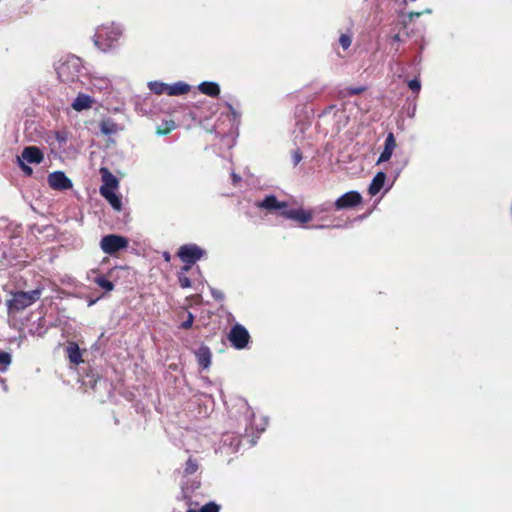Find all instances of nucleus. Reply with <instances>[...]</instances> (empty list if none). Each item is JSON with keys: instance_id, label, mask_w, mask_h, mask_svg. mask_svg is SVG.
Wrapping results in <instances>:
<instances>
[{"instance_id": "nucleus-34", "label": "nucleus", "mask_w": 512, "mask_h": 512, "mask_svg": "<svg viewBox=\"0 0 512 512\" xmlns=\"http://www.w3.org/2000/svg\"><path fill=\"white\" fill-rule=\"evenodd\" d=\"M421 14V12H412L409 14V17L410 19H413L414 17H419Z\"/></svg>"}, {"instance_id": "nucleus-15", "label": "nucleus", "mask_w": 512, "mask_h": 512, "mask_svg": "<svg viewBox=\"0 0 512 512\" xmlns=\"http://www.w3.org/2000/svg\"><path fill=\"white\" fill-rule=\"evenodd\" d=\"M198 364L207 369L211 364V352L208 347L201 346L195 352Z\"/></svg>"}, {"instance_id": "nucleus-10", "label": "nucleus", "mask_w": 512, "mask_h": 512, "mask_svg": "<svg viewBox=\"0 0 512 512\" xmlns=\"http://www.w3.org/2000/svg\"><path fill=\"white\" fill-rule=\"evenodd\" d=\"M281 215L288 218V219H291V220H294V221H297L299 223H307L309 222L313 215L310 211H306L302 208H298V209H287L285 208V210H283L281 212Z\"/></svg>"}, {"instance_id": "nucleus-2", "label": "nucleus", "mask_w": 512, "mask_h": 512, "mask_svg": "<svg viewBox=\"0 0 512 512\" xmlns=\"http://www.w3.org/2000/svg\"><path fill=\"white\" fill-rule=\"evenodd\" d=\"M120 35L121 30L119 27L114 25L102 26L96 32L94 42L101 50L105 51L111 47L112 43L117 40Z\"/></svg>"}, {"instance_id": "nucleus-9", "label": "nucleus", "mask_w": 512, "mask_h": 512, "mask_svg": "<svg viewBox=\"0 0 512 512\" xmlns=\"http://www.w3.org/2000/svg\"><path fill=\"white\" fill-rule=\"evenodd\" d=\"M361 195L358 192L350 191L339 197L335 203L337 209L350 208L361 202Z\"/></svg>"}, {"instance_id": "nucleus-38", "label": "nucleus", "mask_w": 512, "mask_h": 512, "mask_svg": "<svg viewBox=\"0 0 512 512\" xmlns=\"http://www.w3.org/2000/svg\"><path fill=\"white\" fill-rule=\"evenodd\" d=\"M57 138L60 140V141H64L65 139L63 137H61L59 134H57Z\"/></svg>"}, {"instance_id": "nucleus-40", "label": "nucleus", "mask_w": 512, "mask_h": 512, "mask_svg": "<svg viewBox=\"0 0 512 512\" xmlns=\"http://www.w3.org/2000/svg\"><path fill=\"white\" fill-rule=\"evenodd\" d=\"M188 512H196V511H195V510H191V509H190Z\"/></svg>"}, {"instance_id": "nucleus-22", "label": "nucleus", "mask_w": 512, "mask_h": 512, "mask_svg": "<svg viewBox=\"0 0 512 512\" xmlns=\"http://www.w3.org/2000/svg\"><path fill=\"white\" fill-rule=\"evenodd\" d=\"M93 282L96 283L98 286L103 288L106 291H112L114 289V285L111 281L107 280L103 276H96L93 279Z\"/></svg>"}, {"instance_id": "nucleus-35", "label": "nucleus", "mask_w": 512, "mask_h": 512, "mask_svg": "<svg viewBox=\"0 0 512 512\" xmlns=\"http://www.w3.org/2000/svg\"><path fill=\"white\" fill-rule=\"evenodd\" d=\"M232 177L234 183H237L240 180V178L236 174H232Z\"/></svg>"}, {"instance_id": "nucleus-37", "label": "nucleus", "mask_w": 512, "mask_h": 512, "mask_svg": "<svg viewBox=\"0 0 512 512\" xmlns=\"http://www.w3.org/2000/svg\"><path fill=\"white\" fill-rule=\"evenodd\" d=\"M164 257H165V260H166V261H169V259H170V255H169V254H167V253H166V254L164 255Z\"/></svg>"}, {"instance_id": "nucleus-32", "label": "nucleus", "mask_w": 512, "mask_h": 512, "mask_svg": "<svg viewBox=\"0 0 512 512\" xmlns=\"http://www.w3.org/2000/svg\"><path fill=\"white\" fill-rule=\"evenodd\" d=\"M173 128H174V123H173V122H171L170 127H168V128H167L166 130H164V131L158 130V134H166V133H168L169 131H171Z\"/></svg>"}, {"instance_id": "nucleus-36", "label": "nucleus", "mask_w": 512, "mask_h": 512, "mask_svg": "<svg viewBox=\"0 0 512 512\" xmlns=\"http://www.w3.org/2000/svg\"><path fill=\"white\" fill-rule=\"evenodd\" d=\"M0 383L3 385V389H4V391H6L7 387H6V385L4 384V381H3V380H0Z\"/></svg>"}, {"instance_id": "nucleus-17", "label": "nucleus", "mask_w": 512, "mask_h": 512, "mask_svg": "<svg viewBox=\"0 0 512 512\" xmlns=\"http://www.w3.org/2000/svg\"><path fill=\"white\" fill-rule=\"evenodd\" d=\"M385 180L386 174L384 172H378L369 185V194L371 196L376 195L383 188Z\"/></svg>"}, {"instance_id": "nucleus-8", "label": "nucleus", "mask_w": 512, "mask_h": 512, "mask_svg": "<svg viewBox=\"0 0 512 512\" xmlns=\"http://www.w3.org/2000/svg\"><path fill=\"white\" fill-rule=\"evenodd\" d=\"M48 183L55 190H67L72 188L71 180L61 171H56L48 175Z\"/></svg>"}, {"instance_id": "nucleus-30", "label": "nucleus", "mask_w": 512, "mask_h": 512, "mask_svg": "<svg viewBox=\"0 0 512 512\" xmlns=\"http://www.w3.org/2000/svg\"><path fill=\"white\" fill-rule=\"evenodd\" d=\"M196 469H197V465L193 461L189 460L187 462V466H186V469H185L186 472L187 473H194L196 471Z\"/></svg>"}, {"instance_id": "nucleus-31", "label": "nucleus", "mask_w": 512, "mask_h": 512, "mask_svg": "<svg viewBox=\"0 0 512 512\" xmlns=\"http://www.w3.org/2000/svg\"><path fill=\"white\" fill-rule=\"evenodd\" d=\"M96 276H100V275L98 274V271H97V270H90V271L88 272L87 278H88L89 280L93 281V279H94Z\"/></svg>"}, {"instance_id": "nucleus-24", "label": "nucleus", "mask_w": 512, "mask_h": 512, "mask_svg": "<svg viewBox=\"0 0 512 512\" xmlns=\"http://www.w3.org/2000/svg\"><path fill=\"white\" fill-rule=\"evenodd\" d=\"M11 362V356L8 352L0 350V364L8 366Z\"/></svg>"}, {"instance_id": "nucleus-6", "label": "nucleus", "mask_w": 512, "mask_h": 512, "mask_svg": "<svg viewBox=\"0 0 512 512\" xmlns=\"http://www.w3.org/2000/svg\"><path fill=\"white\" fill-rule=\"evenodd\" d=\"M127 246L128 240L116 234L104 236L100 241V247L106 254H114L121 249H125Z\"/></svg>"}, {"instance_id": "nucleus-14", "label": "nucleus", "mask_w": 512, "mask_h": 512, "mask_svg": "<svg viewBox=\"0 0 512 512\" xmlns=\"http://www.w3.org/2000/svg\"><path fill=\"white\" fill-rule=\"evenodd\" d=\"M94 99L86 94H79L72 103V108L78 112L90 109Z\"/></svg>"}, {"instance_id": "nucleus-20", "label": "nucleus", "mask_w": 512, "mask_h": 512, "mask_svg": "<svg viewBox=\"0 0 512 512\" xmlns=\"http://www.w3.org/2000/svg\"><path fill=\"white\" fill-rule=\"evenodd\" d=\"M190 86L183 82H178L173 85H168V95H181L189 91Z\"/></svg>"}, {"instance_id": "nucleus-23", "label": "nucleus", "mask_w": 512, "mask_h": 512, "mask_svg": "<svg viewBox=\"0 0 512 512\" xmlns=\"http://www.w3.org/2000/svg\"><path fill=\"white\" fill-rule=\"evenodd\" d=\"M340 45L343 49H348L351 45L352 39L350 35L342 34L339 39Z\"/></svg>"}, {"instance_id": "nucleus-11", "label": "nucleus", "mask_w": 512, "mask_h": 512, "mask_svg": "<svg viewBox=\"0 0 512 512\" xmlns=\"http://www.w3.org/2000/svg\"><path fill=\"white\" fill-rule=\"evenodd\" d=\"M396 148V141L394 135L389 133L385 140L384 150L378 158L377 164L388 161Z\"/></svg>"}, {"instance_id": "nucleus-27", "label": "nucleus", "mask_w": 512, "mask_h": 512, "mask_svg": "<svg viewBox=\"0 0 512 512\" xmlns=\"http://www.w3.org/2000/svg\"><path fill=\"white\" fill-rule=\"evenodd\" d=\"M408 86L411 90L418 92L421 88L420 81L418 79H413L408 82Z\"/></svg>"}, {"instance_id": "nucleus-1", "label": "nucleus", "mask_w": 512, "mask_h": 512, "mask_svg": "<svg viewBox=\"0 0 512 512\" xmlns=\"http://www.w3.org/2000/svg\"><path fill=\"white\" fill-rule=\"evenodd\" d=\"M43 157V153L38 147L28 146L17 157V162L26 175H31L33 170L28 164H39L42 162Z\"/></svg>"}, {"instance_id": "nucleus-12", "label": "nucleus", "mask_w": 512, "mask_h": 512, "mask_svg": "<svg viewBox=\"0 0 512 512\" xmlns=\"http://www.w3.org/2000/svg\"><path fill=\"white\" fill-rule=\"evenodd\" d=\"M258 206L260 208H264V209H267V210H281V211H283V210H285V208H287V203L286 202L278 201L275 196L270 195V196H267L261 202H259Z\"/></svg>"}, {"instance_id": "nucleus-3", "label": "nucleus", "mask_w": 512, "mask_h": 512, "mask_svg": "<svg viewBox=\"0 0 512 512\" xmlns=\"http://www.w3.org/2000/svg\"><path fill=\"white\" fill-rule=\"evenodd\" d=\"M57 75L63 82L74 81L78 78L80 71V60L76 57H71L56 67Z\"/></svg>"}, {"instance_id": "nucleus-28", "label": "nucleus", "mask_w": 512, "mask_h": 512, "mask_svg": "<svg viewBox=\"0 0 512 512\" xmlns=\"http://www.w3.org/2000/svg\"><path fill=\"white\" fill-rule=\"evenodd\" d=\"M179 282H180L181 287H183V288H188L191 286V282H190L189 278L183 274L179 275Z\"/></svg>"}, {"instance_id": "nucleus-18", "label": "nucleus", "mask_w": 512, "mask_h": 512, "mask_svg": "<svg viewBox=\"0 0 512 512\" xmlns=\"http://www.w3.org/2000/svg\"><path fill=\"white\" fill-rule=\"evenodd\" d=\"M198 89L201 93L208 95L210 97H216L220 93V87L215 82H202Z\"/></svg>"}, {"instance_id": "nucleus-19", "label": "nucleus", "mask_w": 512, "mask_h": 512, "mask_svg": "<svg viewBox=\"0 0 512 512\" xmlns=\"http://www.w3.org/2000/svg\"><path fill=\"white\" fill-rule=\"evenodd\" d=\"M67 354H68V357H69V360L74 363V364H79L80 362H82V358H81V352H80V349L78 347V345L74 342H71L68 344L67 346Z\"/></svg>"}, {"instance_id": "nucleus-39", "label": "nucleus", "mask_w": 512, "mask_h": 512, "mask_svg": "<svg viewBox=\"0 0 512 512\" xmlns=\"http://www.w3.org/2000/svg\"><path fill=\"white\" fill-rule=\"evenodd\" d=\"M425 13H431L430 9L425 10Z\"/></svg>"}, {"instance_id": "nucleus-25", "label": "nucleus", "mask_w": 512, "mask_h": 512, "mask_svg": "<svg viewBox=\"0 0 512 512\" xmlns=\"http://www.w3.org/2000/svg\"><path fill=\"white\" fill-rule=\"evenodd\" d=\"M101 131L104 134H111V133L115 132L114 124L108 123V122H103L101 124Z\"/></svg>"}, {"instance_id": "nucleus-5", "label": "nucleus", "mask_w": 512, "mask_h": 512, "mask_svg": "<svg viewBox=\"0 0 512 512\" xmlns=\"http://www.w3.org/2000/svg\"><path fill=\"white\" fill-rule=\"evenodd\" d=\"M205 251L195 244H186L179 248L178 256L182 262L186 263L183 268L184 271H188L192 264L199 260Z\"/></svg>"}, {"instance_id": "nucleus-33", "label": "nucleus", "mask_w": 512, "mask_h": 512, "mask_svg": "<svg viewBox=\"0 0 512 512\" xmlns=\"http://www.w3.org/2000/svg\"><path fill=\"white\" fill-rule=\"evenodd\" d=\"M295 163H299L301 160V155L298 152H295L294 154Z\"/></svg>"}, {"instance_id": "nucleus-26", "label": "nucleus", "mask_w": 512, "mask_h": 512, "mask_svg": "<svg viewBox=\"0 0 512 512\" xmlns=\"http://www.w3.org/2000/svg\"><path fill=\"white\" fill-rule=\"evenodd\" d=\"M200 512H219V507L215 503H209L203 506Z\"/></svg>"}, {"instance_id": "nucleus-21", "label": "nucleus", "mask_w": 512, "mask_h": 512, "mask_svg": "<svg viewBox=\"0 0 512 512\" xmlns=\"http://www.w3.org/2000/svg\"><path fill=\"white\" fill-rule=\"evenodd\" d=\"M149 88L151 91H153L156 94H163L168 92V85L162 82L154 81L150 82Z\"/></svg>"}, {"instance_id": "nucleus-16", "label": "nucleus", "mask_w": 512, "mask_h": 512, "mask_svg": "<svg viewBox=\"0 0 512 512\" xmlns=\"http://www.w3.org/2000/svg\"><path fill=\"white\" fill-rule=\"evenodd\" d=\"M100 193L115 210H121L122 202L120 197L116 194V190L100 189Z\"/></svg>"}, {"instance_id": "nucleus-7", "label": "nucleus", "mask_w": 512, "mask_h": 512, "mask_svg": "<svg viewBox=\"0 0 512 512\" xmlns=\"http://www.w3.org/2000/svg\"><path fill=\"white\" fill-rule=\"evenodd\" d=\"M248 331L240 324H236L230 331L229 340L237 349H243L249 341Z\"/></svg>"}, {"instance_id": "nucleus-29", "label": "nucleus", "mask_w": 512, "mask_h": 512, "mask_svg": "<svg viewBox=\"0 0 512 512\" xmlns=\"http://www.w3.org/2000/svg\"><path fill=\"white\" fill-rule=\"evenodd\" d=\"M193 321H194V317H193L192 313L189 312L187 320L181 324L182 328L189 329L190 327H192Z\"/></svg>"}, {"instance_id": "nucleus-13", "label": "nucleus", "mask_w": 512, "mask_h": 512, "mask_svg": "<svg viewBox=\"0 0 512 512\" xmlns=\"http://www.w3.org/2000/svg\"><path fill=\"white\" fill-rule=\"evenodd\" d=\"M100 171L103 181V185L100 187V189L117 190L119 186L118 179L106 168H101Z\"/></svg>"}, {"instance_id": "nucleus-4", "label": "nucleus", "mask_w": 512, "mask_h": 512, "mask_svg": "<svg viewBox=\"0 0 512 512\" xmlns=\"http://www.w3.org/2000/svg\"><path fill=\"white\" fill-rule=\"evenodd\" d=\"M41 295L39 289H35L29 292H17L12 295V298L8 301L9 309L16 311L23 310L28 306L36 302Z\"/></svg>"}]
</instances>
